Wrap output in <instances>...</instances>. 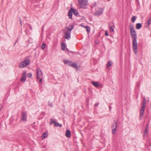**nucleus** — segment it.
Returning <instances> with one entry per match:
<instances>
[{"instance_id":"cd10ccee","label":"nucleus","mask_w":151,"mask_h":151,"mask_svg":"<svg viewBox=\"0 0 151 151\" xmlns=\"http://www.w3.org/2000/svg\"><path fill=\"white\" fill-rule=\"evenodd\" d=\"M136 17L135 16H134L132 18V19H131V21L132 22H134V21H135L136 20Z\"/></svg>"},{"instance_id":"20e7f679","label":"nucleus","mask_w":151,"mask_h":151,"mask_svg":"<svg viewBox=\"0 0 151 151\" xmlns=\"http://www.w3.org/2000/svg\"><path fill=\"white\" fill-rule=\"evenodd\" d=\"M79 5L81 8H85L88 4V0H78Z\"/></svg>"},{"instance_id":"f8f14e48","label":"nucleus","mask_w":151,"mask_h":151,"mask_svg":"<svg viewBox=\"0 0 151 151\" xmlns=\"http://www.w3.org/2000/svg\"><path fill=\"white\" fill-rule=\"evenodd\" d=\"M117 121L116 120L114 121V123L112 124L111 128L112 129L116 128L117 127Z\"/></svg>"},{"instance_id":"e433bc0d","label":"nucleus","mask_w":151,"mask_h":151,"mask_svg":"<svg viewBox=\"0 0 151 151\" xmlns=\"http://www.w3.org/2000/svg\"><path fill=\"white\" fill-rule=\"evenodd\" d=\"M99 104V103H96L95 104V106H97Z\"/></svg>"},{"instance_id":"5701e85b","label":"nucleus","mask_w":151,"mask_h":151,"mask_svg":"<svg viewBox=\"0 0 151 151\" xmlns=\"http://www.w3.org/2000/svg\"><path fill=\"white\" fill-rule=\"evenodd\" d=\"M54 125L56 127H62V125L61 124L57 122H55L54 124Z\"/></svg>"},{"instance_id":"a18cd8bd","label":"nucleus","mask_w":151,"mask_h":151,"mask_svg":"<svg viewBox=\"0 0 151 151\" xmlns=\"http://www.w3.org/2000/svg\"><path fill=\"white\" fill-rule=\"evenodd\" d=\"M64 96L65 97V93H64Z\"/></svg>"},{"instance_id":"473e14b6","label":"nucleus","mask_w":151,"mask_h":151,"mask_svg":"<svg viewBox=\"0 0 151 151\" xmlns=\"http://www.w3.org/2000/svg\"><path fill=\"white\" fill-rule=\"evenodd\" d=\"M19 19L20 20V24H21V26H22V20H21V19L20 18V17L19 18Z\"/></svg>"},{"instance_id":"c9c22d12","label":"nucleus","mask_w":151,"mask_h":151,"mask_svg":"<svg viewBox=\"0 0 151 151\" xmlns=\"http://www.w3.org/2000/svg\"><path fill=\"white\" fill-rule=\"evenodd\" d=\"M39 82L40 83H42V78H40V80H39Z\"/></svg>"},{"instance_id":"4c0bfd02","label":"nucleus","mask_w":151,"mask_h":151,"mask_svg":"<svg viewBox=\"0 0 151 151\" xmlns=\"http://www.w3.org/2000/svg\"><path fill=\"white\" fill-rule=\"evenodd\" d=\"M2 108V105L0 104V110H1Z\"/></svg>"},{"instance_id":"4468645a","label":"nucleus","mask_w":151,"mask_h":151,"mask_svg":"<svg viewBox=\"0 0 151 151\" xmlns=\"http://www.w3.org/2000/svg\"><path fill=\"white\" fill-rule=\"evenodd\" d=\"M65 136L68 138H70L71 136V132L68 129L66 131Z\"/></svg>"},{"instance_id":"f704fd0d","label":"nucleus","mask_w":151,"mask_h":151,"mask_svg":"<svg viewBox=\"0 0 151 151\" xmlns=\"http://www.w3.org/2000/svg\"><path fill=\"white\" fill-rule=\"evenodd\" d=\"M81 25L82 27H83L84 28H86V27L88 26H87V25H86V26H84V25H82V24H81Z\"/></svg>"},{"instance_id":"0eeeda50","label":"nucleus","mask_w":151,"mask_h":151,"mask_svg":"<svg viewBox=\"0 0 151 151\" xmlns=\"http://www.w3.org/2000/svg\"><path fill=\"white\" fill-rule=\"evenodd\" d=\"M27 112L25 111L23 112L22 114L21 120L23 122H26L27 121Z\"/></svg>"},{"instance_id":"2eb2a0df","label":"nucleus","mask_w":151,"mask_h":151,"mask_svg":"<svg viewBox=\"0 0 151 151\" xmlns=\"http://www.w3.org/2000/svg\"><path fill=\"white\" fill-rule=\"evenodd\" d=\"M63 62L65 64H68L69 65H71L72 62V61L69 60H64Z\"/></svg>"},{"instance_id":"49530a36","label":"nucleus","mask_w":151,"mask_h":151,"mask_svg":"<svg viewBox=\"0 0 151 151\" xmlns=\"http://www.w3.org/2000/svg\"><path fill=\"white\" fill-rule=\"evenodd\" d=\"M82 19H83V18H84V17H83V16H82Z\"/></svg>"},{"instance_id":"f257e3e1","label":"nucleus","mask_w":151,"mask_h":151,"mask_svg":"<svg viewBox=\"0 0 151 151\" xmlns=\"http://www.w3.org/2000/svg\"><path fill=\"white\" fill-rule=\"evenodd\" d=\"M129 27L130 28L131 38L133 39L132 47L134 52L135 54H136L137 51V35L133 26L130 24Z\"/></svg>"},{"instance_id":"6ab92c4d","label":"nucleus","mask_w":151,"mask_h":151,"mask_svg":"<svg viewBox=\"0 0 151 151\" xmlns=\"http://www.w3.org/2000/svg\"><path fill=\"white\" fill-rule=\"evenodd\" d=\"M71 66L76 69H77L78 68V66L74 63H72Z\"/></svg>"},{"instance_id":"6e6552de","label":"nucleus","mask_w":151,"mask_h":151,"mask_svg":"<svg viewBox=\"0 0 151 151\" xmlns=\"http://www.w3.org/2000/svg\"><path fill=\"white\" fill-rule=\"evenodd\" d=\"M65 35L64 37L65 38L68 40L70 39V32H68V31H66L65 33Z\"/></svg>"},{"instance_id":"423d86ee","label":"nucleus","mask_w":151,"mask_h":151,"mask_svg":"<svg viewBox=\"0 0 151 151\" xmlns=\"http://www.w3.org/2000/svg\"><path fill=\"white\" fill-rule=\"evenodd\" d=\"M37 78L39 79L42 76V73L40 68H37Z\"/></svg>"},{"instance_id":"1a4fd4ad","label":"nucleus","mask_w":151,"mask_h":151,"mask_svg":"<svg viewBox=\"0 0 151 151\" xmlns=\"http://www.w3.org/2000/svg\"><path fill=\"white\" fill-rule=\"evenodd\" d=\"M108 26L111 32H113L114 31V23H108Z\"/></svg>"},{"instance_id":"7ed1b4c3","label":"nucleus","mask_w":151,"mask_h":151,"mask_svg":"<svg viewBox=\"0 0 151 151\" xmlns=\"http://www.w3.org/2000/svg\"><path fill=\"white\" fill-rule=\"evenodd\" d=\"M30 61V60L29 59L25 60L20 63L19 66V67L22 68L27 66L29 64Z\"/></svg>"},{"instance_id":"72a5a7b5","label":"nucleus","mask_w":151,"mask_h":151,"mask_svg":"<svg viewBox=\"0 0 151 151\" xmlns=\"http://www.w3.org/2000/svg\"><path fill=\"white\" fill-rule=\"evenodd\" d=\"M105 35L106 36H108L109 35H108V34L107 31H105Z\"/></svg>"},{"instance_id":"c03bdc74","label":"nucleus","mask_w":151,"mask_h":151,"mask_svg":"<svg viewBox=\"0 0 151 151\" xmlns=\"http://www.w3.org/2000/svg\"><path fill=\"white\" fill-rule=\"evenodd\" d=\"M150 145L151 146V142H150Z\"/></svg>"},{"instance_id":"39448f33","label":"nucleus","mask_w":151,"mask_h":151,"mask_svg":"<svg viewBox=\"0 0 151 151\" xmlns=\"http://www.w3.org/2000/svg\"><path fill=\"white\" fill-rule=\"evenodd\" d=\"M103 8H100L99 11H96L95 14V15L98 17L100 16L103 13Z\"/></svg>"},{"instance_id":"79ce46f5","label":"nucleus","mask_w":151,"mask_h":151,"mask_svg":"<svg viewBox=\"0 0 151 151\" xmlns=\"http://www.w3.org/2000/svg\"><path fill=\"white\" fill-rule=\"evenodd\" d=\"M96 3H94L93 4V6H96Z\"/></svg>"},{"instance_id":"f03ea898","label":"nucleus","mask_w":151,"mask_h":151,"mask_svg":"<svg viewBox=\"0 0 151 151\" xmlns=\"http://www.w3.org/2000/svg\"><path fill=\"white\" fill-rule=\"evenodd\" d=\"M146 101L145 98V97H144L143 98V103L142 105V108L140 111V119H141V117H142V116H143L145 111V109L146 106Z\"/></svg>"},{"instance_id":"c85d7f7f","label":"nucleus","mask_w":151,"mask_h":151,"mask_svg":"<svg viewBox=\"0 0 151 151\" xmlns=\"http://www.w3.org/2000/svg\"><path fill=\"white\" fill-rule=\"evenodd\" d=\"M48 106L50 107H52L53 106V104L52 102H51L50 101H49L48 102Z\"/></svg>"},{"instance_id":"9b49d317","label":"nucleus","mask_w":151,"mask_h":151,"mask_svg":"<svg viewBox=\"0 0 151 151\" xmlns=\"http://www.w3.org/2000/svg\"><path fill=\"white\" fill-rule=\"evenodd\" d=\"M71 11H73V12L74 14L77 17H78L79 16V14L78 11L76 9H73V8H71Z\"/></svg>"},{"instance_id":"7c9ffc66","label":"nucleus","mask_w":151,"mask_h":151,"mask_svg":"<svg viewBox=\"0 0 151 151\" xmlns=\"http://www.w3.org/2000/svg\"><path fill=\"white\" fill-rule=\"evenodd\" d=\"M32 74L31 73H29L27 75V77L28 78H31L32 76Z\"/></svg>"},{"instance_id":"37998d69","label":"nucleus","mask_w":151,"mask_h":151,"mask_svg":"<svg viewBox=\"0 0 151 151\" xmlns=\"http://www.w3.org/2000/svg\"><path fill=\"white\" fill-rule=\"evenodd\" d=\"M29 27L30 28V29H32V27L29 25Z\"/></svg>"},{"instance_id":"aec40b11","label":"nucleus","mask_w":151,"mask_h":151,"mask_svg":"<svg viewBox=\"0 0 151 151\" xmlns=\"http://www.w3.org/2000/svg\"><path fill=\"white\" fill-rule=\"evenodd\" d=\"M70 26L71 27L70 28H69L68 27H66L65 28L67 29H68V31H70L73 29L74 27V25H70Z\"/></svg>"},{"instance_id":"a211bd4d","label":"nucleus","mask_w":151,"mask_h":151,"mask_svg":"<svg viewBox=\"0 0 151 151\" xmlns=\"http://www.w3.org/2000/svg\"><path fill=\"white\" fill-rule=\"evenodd\" d=\"M142 27V24L140 23H138L136 24V28L137 29H140Z\"/></svg>"},{"instance_id":"ea45409f","label":"nucleus","mask_w":151,"mask_h":151,"mask_svg":"<svg viewBox=\"0 0 151 151\" xmlns=\"http://www.w3.org/2000/svg\"><path fill=\"white\" fill-rule=\"evenodd\" d=\"M109 109L111 111V107L110 106H109Z\"/></svg>"},{"instance_id":"dca6fc26","label":"nucleus","mask_w":151,"mask_h":151,"mask_svg":"<svg viewBox=\"0 0 151 151\" xmlns=\"http://www.w3.org/2000/svg\"><path fill=\"white\" fill-rule=\"evenodd\" d=\"M73 11H71V9L69 10L68 13V15L69 18L70 19H72Z\"/></svg>"},{"instance_id":"58836bf2","label":"nucleus","mask_w":151,"mask_h":151,"mask_svg":"<svg viewBox=\"0 0 151 151\" xmlns=\"http://www.w3.org/2000/svg\"><path fill=\"white\" fill-rule=\"evenodd\" d=\"M66 50H67V51L68 52H72V51H70L68 49V48H66Z\"/></svg>"},{"instance_id":"f3484780","label":"nucleus","mask_w":151,"mask_h":151,"mask_svg":"<svg viewBox=\"0 0 151 151\" xmlns=\"http://www.w3.org/2000/svg\"><path fill=\"white\" fill-rule=\"evenodd\" d=\"M92 84L95 87H98L100 86V85L97 82H94L92 81Z\"/></svg>"},{"instance_id":"bb28decb","label":"nucleus","mask_w":151,"mask_h":151,"mask_svg":"<svg viewBox=\"0 0 151 151\" xmlns=\"http://www.w3.org/2000/svg\"><path fill=\"white\" fill-rule=\"evenodd\" d=\"M86 31H87L88 33V34L90 31V28L89 27H88H88H86Z\"/></svg>"},{"instance_id":"a878e982","label":"nucleus","mask_w":151,"mask_h":151,"mask_svg":"<svg viewBox=\"0 0 151 151\" xmlns=\"http://www.w3.org/2000/svg\"><path fill=\"white\" fill-rule=\"evenodd\" d=\"M116 128H113L112 129V133L113 134H114L115 133H116Z\"/></svg>"},{"instance_id":"b1692460","label":"nucleus","mask_w":151,"mask_h":151,"mask_svg":"<svg viewBox=\"0 0 151 151\" xmlns=\"http://www.w3.org/2000/svg\"><path fill=\"white\" fill-rule=\"evenodd\" d=\"M112 62L111 61H109L107 64V65L106 66L107 68H108L109 67H110L112 65Z\"/></svg>"},{"instance_id":"4be33fe9","label":"nucleus","mask_w":151,"mask_h":151,"mask_svg":"<svg viewBox=\"0 0 151 151\" xmlns=\"http://www.w3.org/2000/svg\"><path fill=\"white\" fill-rule=\"evenodd\" d=\"M61 48L62 50L63 51L65 50V44L63 43H62L61 44Z\"/></svg>"},{"instance_id":"412c9836","label":"nucleus","mask_w":151,"mask_h":151,"mask_svg":"<svg viewBox=\"0 0 151 151\" xmlns=\"http://www.w3.org/2000/svg\"><path fill=\"white\" fill-rule=\"evenodd\" d=\"M47 132H44L42 136V137L43 139L45 138L47 136Z\"/></svg>"},{"instance_id":"c756f323","label":"nucleus","mask_w":151,"mask_h":151,"mask_svg":"<svg viewBox=\"0 0 151 151\" xmlns=\"http://www.w3.org/2000/svg\"><path fill=\"white\" fill-rule=\"evenodd\" d=\"M45 43H43L41 45V48L43 50L45 49Z\"/></svg>"},{"instance_id":"9d476101","label":"nucleus","mask_w":151,"mask_h":151,"mask_svg":"<svg viewBox=\"0 0 151 151\" xmlns=\"http://www.w3.org/2000/svg\"><path fill=\"white\" fill-rule=\"evenodd\" d=\"M26 80V72H24L22 74V78L20 81L21 82H24Z\"/></svg>"},{"instance_id":"ddd939ff","label":"nucleus","mask_w":151,"mask_h":151,"mask_svg":"<svg viewBox=\"0 0 151 151\" xmlns=\"http://www.w3.org/2000/svg\"><path fill=\"white\" fill-rule=\"evenodd\" d=\"M148 128L149 124H146L145 127V130L144 132V136H146V134L147 133Z\"/></svg>"},{"instance_id":"2f4dec72","label":"nucleus","mask_w":151,"mask_h":151,"mask_svg":"<svg viewBox=\"0 0 151 151\" xmlns=\"http://www.w3.org/2000/svg\"><path fill=\"white\" fill-rule=\"evenodd\" d=\"M151 22H150L149 20H148L147 22V23L148 24L147 26H146V27H148L149 26Z\"/></svg>"},{"instance_id":"393cba45","label":"nucleus","mask_w":151,"mask_h":151,"mask_svg":"<svg viewBox=\"0 0 151 151\" xmlns=\"http://www.w3.org/2000/svg\"><path fill=\"white\" fill-rule=\"evenodd\" d=\"M50 125H51L52 124L54 123V124L55 123V120H53L52 119H50Z\"/></svg>"},{"instance_id":"a19ab883","label":"nucleus","mask_w":151,"mask_h":151,"mask_svg":"<svg viewBox=\"0 0 151 151\" xmlns=\"http://www.w3.org/2000/svg\"><path fill=\"white\" fill-rule=\"evenodd\" d=\"M18 39H17V40H16V42L14 43V45H15V44H16V42H17V41H18Z\"/></svg>"},{"instance_id":"de8ad7c7","label":"nucleus","mask_w":151,"mask_h":151,"mask_svg":"<svg viewBox=\"0 0 151 151\" xmlns=\"http://www.w3.org/2000/svg\"><path fill=\"white\" fill-rule=\"evenodd\" d=\"M110 0H108V1H109Z\"/></svg>"}]
</instances>
